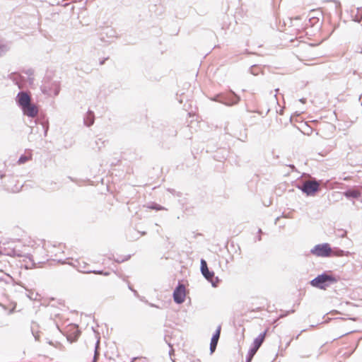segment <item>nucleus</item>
Here are the masks:
<instances>
[{"label": "nucleus", "mask_w": 362, "mask_h": 362, "mask_svg": "<svg viewBox=\"0 0 362 362\" xmlns=\"http://www.w3.org/2000/svg\"><path fill=\"white\" fill-rule=\"evenodd\" d=\"M69 328L70 330L74 331V336L73 337V338H76L79 336L80 331L78 330V328L77 326H76L74 325H71L69 326Z\"/></svg>", "instance_id": "14"}, {"label": "nucleus", "mask_w": 362, "mask_h": 362, "mask_svg": "<svg viewBox=\"0 0 362 362\" xmlns=\"http://www.w3.org/2000/svg\"><path fill=\"white\" fill-rule=\"evenodd\" d=\"M36 242L35 240H33L32 238H29L28 240H27V243L26 245H24V247H35V245H36Z\"/></svg>", "instance_id": "15"}, {"label": "nucleus", "mask_w": 362, "mask_h": 362, "mask_svg": "<svg viewBox=\"0 0 362 362\" xmlns=\"http://www.w3.org/2000/svg\"><path fill=\"white\" fill-rule=\"evenodd\" d=\"M186 296L185 287L182 284H180L173 293L174 300L177 303H182L185 301Z\"/></svg>", "instance_id": "7"}, {"label": "nucleus", "mask_w": 362, "mask_h": 362, "mask_svg": "<svg viewBox=\"0 0 362 362\" xmlns=\"http://www.w3.org/2000/svg\"><path fill=\"white\" fill-rule=\"evenodd\" d=\"M18 103L23 114L30 117H35L38 114V107L31 103L30 96L25 92H20L17 95Z\"/></svg>", "instance_id": "1"}, {"label": "nucleus", "mask_w": 362, "mask_h": 362, "mask_svg": "<svg viewBox=\"0 0 362 362\" xmlns=\"http://www.w3.org/2000/svg\"><path fill=\"white\" fill-rule=\"evenodd\" d=\"M320 183L315 180H308L304 182L302 190L308 195H314L319 190Z\"/></svg>", "instance_id": "6"}, {"label": "nucleus", "mask_w": 362, "mask_h": 362, "mask_svg": "<svg viewBox=\"0 0 362 362\" xmlns=\"http://www.w3.org/2000/svg\"><path fill=\"white\" fill-rule=\"evenodd\" d=\"M22 188V185H21L15 177H11L8 181V184L6 185V189L8 191L11 192H18Z\"/></svg>", "instance_id": "9"}, {"label": "nucleus", "mask_w": 362, "mask_h": 362, "mask_svg": "<svg viewBox=\"0 0 362 362\" xmlns=\"http://www.w3.org/2000/svg\"><path fill=\"white\" fill-rule=\"evenodd\" d=\"M337 279L333 276L323 274L312 280L310 284L314 287L325 289L327 286L332 283L337 282Z\"/></svg>", "instance_id": "3"}, {"label": "nucleus", "mask_w": 362, "mask_h": 362, "mask_svg": "<svg viewBox=\"0 0 362 362\" xmlns=\"http://www.w3.org/2000/svg\"><path fill=\"white\" fill-rule=\"evenodd\" d=\"M201 270L202 274L204 276V277L210 281H212V279L214 278V274L212 272H210L209 270V268L207 267V264L205 260L202 259L201 260Z\"/></svg>", "instance_id": "10"}, {"label": "nucleus", "mask_w": 362, "mask_h": 362, "mask_svg": "<svg viewBox=\"0 0 362 362\" xmlns=\"http://www.w3.org/2000/svg\"><path fill=\"white\" fill-rule=\"evenodd\" d=\"M343 255H344V252L342 250H332V257H333V256L341 257V256H343Z\"/></svg>", "instance_id": "16"}, {"label": "nucleus", "mask_w": 362, "mask_h": 362, "mask_svg": "<svg viewBox=\"0 0 362 362\" xmlns=\"http://www.w3.org/2000/svg\"><path fill=\"white\" fill-rule=\"evenodd\" d=\"M6 48L4 45L0 46V57L6 52Z\"/></svg>", "instance_id": "18"}, {"label": "nucleus", "mask_w": 362, "mask_h": 362, "mask_svg": "<svg viewBox=\"0 0 362 362\" xmlns=\"http://www.w3.org/2000/svg\"><path fill=\"white\" fill-rule=\"evenodd\" d=\"M78 267L82 269V271L85 273H90L93 272L97 274H103L105 276H108L110 274L109 272H103L102 271H91L88 269V265L84 262V260L80 258L78 261Z\"/></svg>", "instance_id": "8"}, {"label": "nucleus", "mask_w": 362, "mask_h": 362, "mask_svg": "<svg viewBox=\"0 0 362 362\" xmlns=\"http://www.w3.org/2000/svg\"><path fill=\"white\" fill-rule=\"evenodd\" d=\"M31 158H32V156L30 154L21 156L20 157V158L18 159V163L19 165L23 164V163H26L27 161L30 160L31 159Z\"/></svg>", "instance_id": "13"}, {"label": "nucleus", "mask_w": 362, "mask_h": 362, "mask_svg": "<svg viewBox=\"0 0 362 362\" xmlns=\"http://www.w3.org/2000/svg\"><path fill=\"white\" fill-rule=\"evenodd\" d=\"M312 255L320 257H332V249L328 243L316 245L311 250Z\"/></svg>", "instance_id": "4"}, {"label": "nucleus", "mask_w": 362, "mask_h": 362, "mask_svg": "<svg viewBox=\"0 0 362 362\" xmlns=\"http://www.w3.org/2000/svg\"><path fill=\"white\" fill-rule=\"evenodd\" d=\"M268 329H267L263 333L260 334L256 339H255L251 349L248 351L247 354V362H250L259 348L264 342Z\"/></svg>", "instance_id": "5"}, {"label": "nucleus", "mask_w": 362, "mask_h": 362, "mask_svg": "<svg viewBox=\"0 0 362 362\" xmlns=\"http://www.w3.org/2000/svg\"><path fill=\"white\" fill-rule=\"evenodd\" d=\"M2 247L0 250V255H5L11 257H21L23 255V251L21 249L22 245L18 240H10L1 243Z\"/></svg>", "instance_id": "2"}, {"label": "nucleus", "mask_w": 362, "mask_h": 362, "mask_svg": "<svg viewBox=\"0 0 362 362\" xmlns=\"http://www.w3.org/2000/svg\"><path fill=\"white\" fill-rule=\"evenodd\" d=\"M148 208L150 209H155L156 211H160V210L163 209V207H162L161 206H160L158 204L151 205V206H148Z\"/></svg>", "instance_id": "17"}, {"label": "nucleus", "mask_w": 362, "mask_h": 362, "mask_svg": "<svg viewBox=\"0 0 362 362\" xmlns=\"http://www.w3.org/2000/svg\"><path fill=\"white\" fill-rule=\"evenodd\" d=\"M346 197L358 198L361 196V192L357 189H351L344 192Z\"/></svg>", "instance_id": "12"}, {"label": "nucleus", "mask_w": 362, "mask_h": 362, "mask_svg": "<svg viewBox=\"0 0 362 362\" xmlns=\"http://www.w3.org/2000/svg\"><path fill=\"white\" fill-rule=\"evenodd\" d=\"M221 330V326L218 325V327H217V329L216 331V333L214 334V336L211 338V343H210V350H211V353H213L216 350V346H217V344H218V339L220 337Z\"/></svg>", "instance_id": "11"}]
</instances>
